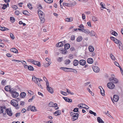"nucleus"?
<instances>
[{"label": "nucleus", "instance_id": "f257e3e1", "mask_svg": "<svg viewBox=\"0 0 123 123\" xmlns=\"http://www.w3.org/2000/svg\"><path fill=\"white\" fill-rule=\"evenodd\" d=\"M7 112V114L9 116H11L12 115V113L11 110L10 109L7 108L6 109L5 111L3 113L4 115L6 114Z\"/></svg>", "mask_w": 123, "mask_h": 123}, {"label": "nucleus", "instance_id": "f03ea898", "mask_svg": "<svg viewBox=\"0 0 123 123\" xmlns=\"http://www.w3.org/2000/svg\"><path fill=\"white\" fill-rule=\"evenodd\" d=\"M108 87L110 89H113L115 87V85L113 83L109 82L107 84Z\"/></svg>", "mask_w": 123, "mask_h": 123}, {"label": "nucleus", "instance_id": "7ed1b4c3", "mask_svg": "<svg viewBox=\"0 0 123 123\" xmlns=\"http://www.w3.org/2000/svg\"><path fill=\"white\" fill-rule=\"evenodd\" d=\"M111 99L112 101H113V102L114 103L113 101V100L115 102H117L118 100L119 97L118 96L116 95H114L113 99L111 97Z\"/></svg>", "mask_w": 123, "mask_h": 123}, {"label": "nucleus", "instance_id": "20e7f679", "mask_svg": "<svg viewBox=\"0 0 123 123\" xmlns=\"http://www.w3.org/2000/svg\"><path fill=\"white\" fill-rule=\"evenodd\" d=\"M42 81V79L40 78H37L36 84H37L38 86L40 88L42 89H43L42 87L40 84V81Z\"/></svg>", "mask_w": 123, "mask_h": 123}, {"label": "nucleus", "instance_id": "39448f33", "mask_svg": "<svg viewBox=\"0 0 123 123\" xmlns=\"http://www.w3.org/2000/svg\"><path fill=\"white\" fill-rule=\"evenodd\" d=\"M11 104L14 106H17L18 105V103L17 101L14 100H12L11 102Z\"/></svg>", "mask_w": 123, "mask_h": 123}, {"label": "nucleus", "instance_id": "423d86ee", "mask_svg": "<svg viewBox=\"0 0 123 123\" xmlns=\"http://www.w3.org/2000/svg\"><path fill=\"white\" fill-rule=\"evenodd\" d=\"M6 110V107L5 106L0 107V114L3 113L4 111Z\"/></svg>", "mask_w": 123, "mask_h": 123}, {"label": "nucleus", "instance_id": "0eeeda50", "mask_svg": "<svg viewBox=\"0 0 123 123\" xmlns=\"http://www.w3.org/2000/svg\"><path fill=\"white\" fill-rule=\"evenodd\" d=\"M78 106L81 108H86V106L88 108H89L88 106L86 105L83 104H80L78 105Z\"/></svg>", "mask_w": 123, "mask_h": 123}, {"label": "nucleus", "instance_id": "6e6552de", "mask_svg": "<svg viewBox=\"0 0 123 123\" xmlns=\"http://www.w3.org/2000/svg\"><path fill=\"white\" fill-rule=\"evenodd\" d=\"M92 68L94 71L95 72L98 73L99 71V69L98 67L93 66Z\"/></svg>", "mask_w": 123, "mask_h": 123}, {"label": "nucleus", "instance_id": "1a4fd4ad", "mask_svg": "<svg viewBox=\"0 0 123 123\" xmlns=\"http://www.w3.org/2000/svg\"><path fill=\"white\" fill-rule=\"evenodd\" d=\"M45 60L49 62V63H46L45 65L44 66L45 67H46L48 66L49 65H50V64L51 63L50 62V59H49L48 58H46L45 59Z\"/></svg>", "mask_w": 123, "mask_h": 123}, {"label": "nucleus", "instance_id": "9d476101", "mask_svg": "<svg viewBox=\"0 0 123 123\" xmlns=\"http://www.w3.org/2000/svg\"><path fill=\"white\" fill-rule=\"evenodd\" d=\"M19 95L18 93L14 91L12 94V97L17 98Z\"/></svg>", "mask_w": 123, "mask_h": 123}, {"label": "nucleus", "instance_id": "9b49d317", "mask_svg": "<svg viewBox=\"0 0 123 123\" xmlns=\"http://www.w3.org/2000/svg\"><path fill=\"white\" fill-rule=\"evenodd\" d=\"M79 114L78 113H76L75 115H74L73 116L72 118V120L73 121H74L77 119L78 118V116Z\"/></svg>", "mask_w": 123, "mask_h": 123}, {"label": "nucleus", "instance_id": "f8f14e48", "mask_svg": "<svg viewBox=\"0 0 123 123\" xmlns=\"http://www.w3.org/2000/svg\"><path fill=\"white\" fill-rule=\"evenodd\" d=\"M62 42H60L58 43L56 45V46L57 47H60L63 46L64 44L62 43Z\"/></svg>", "mask_w": 123, "mask_h": 123}, {"label": "nucleus", "instance_id": "ddd939ff", "mask_svg": "<svg viewBox=\"0 0 123 123\" xmlns=\"http://www.w3.org/2000/svg\"><path fill=\"white\" fill-rule=\"evenodd\" d=\"M60 69L62 70H63L65 72H69L70 71L69 70H70V69H71V68H65V67H61L60 68Z\"/></svg>", "mask_w": 123, "mask_h": 123}, {"label": "nucleus", "instance_id": "4468645a", "mask_svg": "<svg viewBox=\"0 0 123 123\" xmlns=\"http://www.w3.org/2000/svg\"><path fill=\"white\" fill-rule=\"evenodd\" d=\"M79 63L80 65L84 66L86 64V61L84 60H81L80 61Z\"/></svg>", "mask_w": 123, "mask_h": 123}, {"label": "nucleus", "instance_id": "2eb2a0df", "mask_svg": "<svg viewBox=\"0 0 123 123\" xmlns=\"http://www.w3.org/2000/svg\"><path fill=\"white\" fill-rule=\"evenodd\" d=\"M63 98L67 102L71 103L72 102V100L71 99H69L67 97H63Z\"/></svg>", "mask_w": 123, "mask_h": 123}, {"label": "nucleus", "instance_id": "dca6fc26", "mask_svg": "<svg viewBox=\"0 0 123 123\" xmlns=\"http://www.w3.org/2000/svg\"><path fill=\"white\" fill-rule=\"evenodd\" d=\"M110 81L113 80V82L114 83H117L118 82V80L116 78H112L110 79Z\"/></svg>", "mask_w": 123, "mask_h": 123}, {"label": "nucleus", "instance_id": "f3484780", "mask_svg": "<svg viewBox=\"0 0 123 123\" xmlns=\"http://www.w3.org/2000/svg\"><path fill=\"white\" fill-rule=\"evenodd\" d=\"M56 106L57 104L56 103L54 104L52 102H50L49 104V106L50 107H55Z\"/></svg>", "mask_w": 123, "mask_h": 123}, {"label": "nucleus", "instance_id": "a211bd4d", "mask_svg": "<svg viewBox=\"0 0 123 123\" xmlns=\"http://www.w3.org/2000/svg\"><path fill=\"white\" fill-rule=\"evenodd\" d=\"M33 64L35 65H37L39 67H40L41 65L40 63L39 62L36 61L35 60H34V61L33 63Z\"/></svg>", "mask_w": 123, "mask_h": 123}, {"label": "nucleus", "instance_id": "6ab92c4d", "mask_svg": "<svg viewBox=\"0 0 123 123\" xmlns=\"http://www.w3.org/2000/svg\"><path fill=\"white\" fill-rule=\"evenodd\" d=\"M39 18L40 19L41 22L43 23L45 21V19L44 16H39Z\"/></svg>", "mask_w": 123, "mask_h": 123}, {"label": "nucleus", "instance_id": "aec40b11", "mask_svg": "<svg viewBox=\"0 0 123 123\" xmlns=\"http://www.w3.org/2000/svg\"><path fill=\"white\" fill-rule=\"evenodd\" d=\"M11 51L13 53H18V51L15 48H13L10 49Z\"/></svg>", "mask_w": 123, "mask_h": 123}, {"label": "nucleus", "instance_id": "412c9836", "mask_svg": "<svg viewBox=\"0 0 123 123\" xmlns=\"http://www.w3.org/2000/svg\"><path fill=\"white\" fill-rule=\"evenodd\" d=\"M61 111L59 110H57L54 113V114L55 115L57 116L61 114Z\"/></svg>", "mask_w": 123, "mask_h": 123}, {"label": "nucleus", "instance_id": "4be33fe9", "mask_svg": "<svg viewBox=\"0 0 123 123\" xmlns=\"http://www.w3.org/2000/svg\"><path fill=\"white\" fill-rule=\"evenodd\" d=\"M88 49L90 52H93L94 50V48L92 46H90L88 47Z\"/></svg>", "mask_w": 123, "mask_h": 123}, {"label": "nucleus", "instance_id": "5701e85b", "mask_svg": "<svg viewBox=\"0 0 123 123\" xmlns=\"http://www.w3.org/2000/svg\"><path fill=\"white\" fill-rule=\"evenodd\" d=\"M47 89L48 92L51 93H52L53 92V90L52 88L51 87H49L47 88Z\"/></svg>", "mask_w": 123, "mask_h": 123}, {"label": "nucleus", "instance_id": "b1692460", "mask_svg": "<svg viewBox=\"0 0 123 123\" xmlns=\"http://www.w3.org/2000/svg\"><path fill=\"white\" fill-rule=\"evenodd\" d=\"M64 49L65 50L68 49L70 47V44L68 43L65 44L64 45Z\"/></svg>", "mask_w": 123, "mask_h": 123}, {"label": "nucleus", "instance_id": "393cba45", "mask_svg": "<svg viewBox=\"0 0 123 123\" xmlns=\"http://www.w3.org/2000/svg\"><path fill=\"white\" fill-rule=\"evenodd\" d=\"M73 20L72 18H67L65 19L66 21L70 22L72 21Z\"/></svg>", "mask_w": 123, "mask_h": 123}, {"label": "nucleus", "instance_id": "a878e982", "mask_svg": "<svg viewBox=\"0 0 123 123\" xmlns=\"http://www.w3.org/2000/svg\"><path fill=\"white\" fill-rule=\"evenodd\" d=\"M82 32H84L87 34H88L89 33V30L86 29H83V31H82Z\"/></svg>", "mask_w": 123, "mask_h": 123}, {"label": "nucleus", "instance_id": "bb28decb", "mask_svg": "<svg viewBox=\"0 0 123 123\" xmlns=\"http://www.w3.org/2000/svg\"><path fill=\"white\" fill-rule=\"evenodd\" d=\"M87 62L89 63L92 64L93 62V60L92 58H89L87 59Z\"/></svg>", "mask_w": 123, "mask_h": 123}, {"label": "nucleus", "instance_id": "cd10ccee", "mask_svg": "<svg viewBox=\"0 0 123 123\" xmlns=\"http://www.w3.org/2000/svg\"><path fill=\"white\" fill-rule=\"evenodd\" d=\"M73 63L74 66H76L78 64L79 62L76 60H74L73 61Z\"/></svg>", "mask_w": 123, "mask_h": 123}, {"label": "nucleus", "instance_id": "c85d7f7f", "mask_svg": "<svg viewBox=\"0 0 123 123\" xmlns=\"http://www.w3.org/2000/svg\"><path fill=\"white\" fill-rule=\"evenodd\" d=\"M26 93L24 92H22L20 94V97L21 98H24L26 96Z\"/></svg>", "mask_w": 123, "mask_h": 123}, {"label": "nucleus", "instance_id": "c756f323", "mask_svg": "<svg viewBox=\"0 0 123 123\" xmlns=\"http://www.w3.org/2000/svg\"><path fill=\"white\" fill-rule=\"evenodd\" d=\"M37 12L38 15H44V13L40 10H38Z\"/></svg>", "mask_w": 123, "mask_h": 123}, {"label": "nucleus", "instance_id": "7c9ffc66", "mask_svg": "<svg viewBox=\"0 0 123 123\" xmlns=\"http://www.w3.org/2000/svg\"><path fill=\"white\" fill-rule=\"evenodd\" d=\"M31 111H36L37 110L36 108L35 107L31 105Z\"/></svg>", "mask_w": 123, "mask_h": 123}, {"label": "nucleus", "instance_id": "2f4dec72", "mask_svg": "<svg viewBox=\"0 0 123 123\" xmlns=\"http://www.w3.org/2000/svg\"><path fill=\"white\" fill-rule=\"evenodd\" d=\"M97 120L98 123H104V122L102 120V119L99 117H97Z\"/></svg>", "mask_w": 123, "mask_h": 123}, {"label": "nucleus", "instance_id": "473e14b6", "mask_svg": "<svg viewBox=\"0 0 123 123\" xmlns=\"http://www.w3.org/2000/svg\"><path fill=\"white\" fill-rule=\"evenodd\" d=\"M10 89V87L9 86H6L5 87V90L7 91H9Z\"/></svg>", "mask_w": 123, "mask_h": 123}, {"label": "nucleus", "instance_id": "72a5a7b5", "mask_svg": "<svg viewBox=\"0 0 123 123\" xmlns=\"http://www.w3.org/2000/svg\"><path fill=\"white\" fill-rule=\"evenodd\" d=\"M92 20L94 21H96L98 20V18L96 16H93L92 17Z\"/></svg>", "mask_w": 123, "mask_h": 123}, {"label": "nucleus", "instance_id": "f704fd0d", "mask_svg": "<svg viewBox=\"0 0 123 123\" xmlns=\"http://www.w3.org/2000/svg\"><path fill=\"white\" fill-rule=\"evenodd\" d=\"M70 62V61L69 59H67L64 61L66 65H68L69 64Z\"/></svg>", "mask_w": 123, "mask_h": 123}, {"label": "nucleus", "instance_id": "c9c22d12", "mask_svg": "<svg viewBox=\"0 0 123 123\" xmlns=\"http://www.w3.org/2000/svg\"><path fill=\"white\" fill-rule=\"evenodd\" d=\"M28 69L30 71H32L34 70V68L33 67L31 66H29Z\"/></svg>", "mask_w": 123, "mask_h": 123}, {"label": "nucleus", "instance_id": "e433bc0d", "mask_svg": "<svg viewBox=\"0 0 123 123\" xmlns=\"http://www.w3.org/2000/svg\"><path fill=\"white\" fill-rule=\"evenodd\" d=\"M90 33V35L92 36H95V33L94 31H91L89 32Z\"/></svg>", "mask_w": 123, "mask_h": 123}, {"label": "nucleus", "instance_id": "4c0bfd02", "mask_svg": "<svg viewBox=\"0 0 123 123\" xmlns=\"http://www.w3.org/2000/svg\"><path fill=\"white\" fill-rule=\"evenodd\" d=\"M82 38L81 36H80L78 37L77 39V41L78 42H80V41H82Z\"/></svg>", "mask_w": 123, "mask_h": 123}, {"label": "nucleus", "instance_id": "58836bf2", "mask_svg": "<svg viewBox=\"0 0 123 123\" xmlns=\"http://www.w3.org/2000/svg\"><path fill=\"white\" fill-rule=\"evenodd\" d=\"M105 91L103 89H101V90H100V93L101 95L103 96H104L105 95Z\"/></svg>", "mask_w": 123, "mask_h": 123}, {"label": "nucleus", "instance_id": "ea45409f", "mask_svg": "<svg viewBox=\"0 0 123 123\" xmlns=\"http://www.w3.org/2000/svg\"><path fill=\"white\" fill-rule=\"evenodd\" d=\"M110 56L111 59L115 61V58L114 56L111 53L110 55Z\"/></svg>", "mask_w": 123, "mask_h": 123}, {"label": "nucleus", "instance_id": "a19ab883", "mask_svg": "<svg viewBox=\"0 0 123 123\" xmlns=\"http://www.w3.org/2000/svg\"><path fill=\"white\" fill-rule=\"evenodd\" d=\"M119 49L121 50L123 49V47L122 45V44L121 43L119 44Z\"/></svg>", "mask_w": 123, "mask_h": 123}, {"label": "nucleus", "instance_id": "79ce46f5", "mask_svg": "<svg viewBox=\"0 0 123 123\" xmlns=\"http://www.w3.org/2000/svg\"><path fill=\"white\" fill-rule=\"evenodd\" d=\"M11 21L12 23H14L15 21V18L14 17H11L10 18Z\"/></svg>", "mask_w": 123, "mask_h": 123}, {"label": "nucleus", "instance_id": "37998d69", "mask_svg": "<svg viewBox=\"0 0 123 123\" xmlns=\"http://www.w3.org/2000/svg\"><path fill=\"white\" fill-rule=\"evenodd\" d=\"M23 13L24 15H29L28 14V12L27 11L24 10L23 11Z\"/></svg>", "mask_w": 123, "mask_h": 123}, {"label": "nucleus", "instance_id": "c03bdc74", "mask_svg": "<svg viewBox=\"0 0 123 123\" xmlns=\"http://www.w3.org/2000/svg\"><path fill=\"white\" fill-rule=\"evenodd\" d=\"M61 52L62 53L65 54L67 53V51L65 49H62L61 50Z\"/></svg>", "mask_w": 123, "mask_h": 123}, {"label": "nucleus", "instance_id": "a18cd8bd", "mask_svg": "<svg viewBox=\"0 0 123 123\" xmlns=\"http://www.w3.org/2000/svg\"><path fill=\"white\" fill-rule=\"evenodd\" d=\"M63 5L64 6H70V4H69L65 3H63Z\"/></svg>", "mask_w": 123, "mask_h": 123}, {"label": "nucleus", "instance_id": "49530a36", "mask_svg": "<svg viewBox=\"0 0 123 123\" xmlns=\"http://www.w3.org/2000/svg\"><path fill=\"white\" fill-rule=\"evenodd\" d=\"M60 93L62 94L64 96H66L67 95V93L66 92L63 91H60Z\"/></svg>", "mask_w": 123, "mask_h": 123}, {"label": "nucleus", "instance_id": "de8ad7c7", "mask_svg": "<svg viewBox=\"0 0 123 123\" xmlns=\"http://www.w3.org/2000/svg\"><path fill=\"white\" fill-rule=\"evenodd\" d=\"M89 113L91 114H93L95 116H96V113L90 110L89 111Z\"/></svg>", "mask_w": 123, "mask_h": 123}, {"label": "nucleus", "instance_id": "09e8293b", "mask_svg": "<svg viewBox=\"0 0 123 123\" xmlns=\"http://www.w3.org/2000/svg\"><path fill=\"white\" fill-rule=\"evenodd\" d=\"M114 42L118 44V43H119L120 41L119 40L116 38L114 40Z\"/></svg>", "mask_w": 123, "mask_h": 123}, {"label": "nucleus", "instance_id": "8fccbe9b", "mask_svg": "<svg viewBox=\"0 0 123 123\" xmlns=\"http://www.w3.org/2000/svg\"><path fill=\"white\" fill-rule=\"evenodd\" d=\"M62 57H59L57 60L59 62H61L62 61Z\"/></svg>", "mask_w": 123, "mask_h": 123}, {"label": "nucleus", "instance_id": "3c124183", "mask_svg": "<svg viewBox=\"0 0 123 123\" xmlns=\"http://www.w3.org/2000/svg\"><path fill=\"white\" fill-rule=\"evenodd\" d=\"M34 60L32 59H29L27 60L28 62L32 63V64H33Z\"/></svg>", "mask_w": 123, "mask_h": 123}, {"label": "nucleus", "instance_id": "603ef678", "mask_svg": "<svg viewBox=\"0 0 123 123\" xmlns=\"http://www.w3.org/2000/svg\"><path fill=\"white\" fill-rule=\"evenodd\" d=\"M10 37L11 39H13L14 38V36L13 35V34L12 33H10Z\"/></svg>", "mask_w": 123, "mask_h": 123}, {"label": "nucleus", "instance_id": "864d4df0", "mask_svg": "<svg viewBox=\"0 0 123 123\" xmlns=\"http://www.w3.org/2000/svg\"><path fill=\"white\" fill-rule=\"evenodd\" d=\"M100 5L101 6H102L101 7V9H102V8H105L106 9L105 7H104L103 4V2H101L100 3Z\"/></svg>", "mask_w": 123, "mask_h": 123}, {"label": "nucleus", "instance_id": "5fc2aeb1", "mask_svg": "<svg viewBox=\"0 0 123 123\" xmlns=\"http://www.w3.org/2000/svg\"><path fill=\"white\" fill-rule=\"evenodd\" d=\"M27 6L30 9H32L31 5V4H28L27 5Z\"/></svg>", "mask_w": 123, "mask_h": 123}, {"label": "nucleus", "instance_id": "6e6d98bb", "mask_svg": "<svg viewBox=\"0 0 123 123\" xmlns=\"http://www.w3.org/2000/svg\"><path fill=\"white\" fill-rule=\"evenodd\" d=\"M73 111L74 112H78V108H74L73 110Z\"/></svg>", "mask_w": 123, "mask_h": 123}, {"label": "nucleus", "instance_id": "4d7b16f0", "mask_svg": "<svg viewBox=\"0 0 123 123\" xmlns=\"http://www.w3.org/2000/svg\"><path fill=\"white\" fill-rule=\"evenodd\" d=\"M15 13L16 15H18L19 14V12L18 10L16 11L15 12Z\"/></svg>", "mask_w": 123, "mask_h": 123}, {"label": "nucleus", "instance_id": "13d9d810", "mask_svg": "<svg viewBox=\"0 0 123 123\" xmlns=\"http://www.w3.org/2000/svg\"><path fill=\"white\" fill-rule=\"evenodd\" d=\"M35 96H33L32 98H30V99L29 100H28V102H30L31 101H32L33 99H34L35 98Z\"/></svg>", "mask_w": 123, "mask_h": 123}, {"label": "nucleus", "instance_id": "bf43d9fd", "mask_svg": "<svg viewBox=\"0 0 123 123\" xmlns=\"http://www.w3.org/2000/svg\"><path fill=\"white\" fill-rule=\"evenodd\" d=\"M75 39V36L74 35L71 36V39L72 40H74Z\"/></svg>", "mask_w": 123, "mask_h": 123}, {"label": "nucleus", "instance_id": "052dcab7", "mask_svg": "<svg viewBox=\"0 0 123 123\" xmlns=\"http://www.w3.org/2000/svg\"><path fill=\"white\" fill-rule=\"evenodd\" d=\"M46 85L47 86V88H48V87H49V83L48 81H46Z\"/></svg>", "mask_w": 123, "mask_h": 123}, {"label": "nucleus", "instance_id": "680f3d73", "mask_svg": "<svg viewBox=\"0 0 123 123\" xmlns=\"http://www.w3.org/2000/svg\"><path fill=\"white\" fill-rule=\"evenodd\" d=\"M31 105L29 106L27 108V111H30V110H31Z\"/></svg>", "mask_w": 123, "mask_h": 123}, {"label": "nucleus", "instance_id": "e2e57ef3", "mask_svg": "<svg viewBox=\"0 0 123 123\" xmlns=\"http://www.w3.org/2000/svg\"><path fill=\"white\" fill-rule=\"evenodd\" d=\"M69 57L70 59H72L73 58V55L72 54L69 55Z\"/></svg>", "mask_w": 123, "mask_h": 123}, {"label": "nucleus", "instance_id": "0e129e2a", "mask_svg": "<svg viewBox=\"0 0 123 123\" xmlns=\"http://www.w3.org/2000/svg\"><path fill=\"white\" fill-rule=\"evenodd\" d=\"M114 63L115 65L119 67L120 66H119V65L117 62H114Z\"/></svg>", "mask_w": 123, "mask_h": 123}, {"label": "nucleus", "instance_id": "69168bd1", "mask_svg": "<svg viewBox=\"0 0 123 123\" xmlns=\"http://www.w3.org/2000/svg\"><path fill=\"white\" fill-rule=\"evenodd\" d=\"M79 27L80 28H81L82 29H84V26L83 25H82V24H81L79 26Z\"/></svg>", "mask_w": 123, "mask_h": 123}, {"label": "nucleus", "instance_id": "338daca9", "mask_svg": "<svg viewBox=\"0 0 123 123\" xmlns=\"http://www.w3.org/2000/svg\"><path fill=\"white\" fill-rule=\"evenodd\" d=\"M119 68H120V71L121 73V74L123 75V70L120 67H119Z\"/></svg>", "mask_w": 123, "mask_h": 123}, {"label": "nucleus", "instance_id": "774afa93", "mask_svg": "<svg viewBox=\"0 0 123 123\" xmlns=\"http://www.w3.org/2000/svg\"><path fill=\"white\" fill-rule=\"evenodd\" d=\"M20 104L21 105L23 106L24 105L25 102L24 101H21L20 102Z\"/></svg>", "mask_w": 123, "mask_h": 123}]
</instances>
